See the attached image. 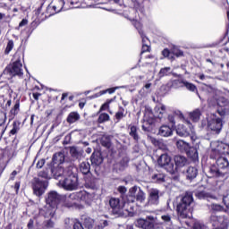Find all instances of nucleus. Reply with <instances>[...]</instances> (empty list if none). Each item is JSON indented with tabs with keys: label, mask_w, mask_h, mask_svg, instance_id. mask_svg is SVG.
I'll use <instances>...</instances> for the list:
<instances>
[{
	"label": "nucleus",
	"mask_w": 229,
	"mask_h": 229,
	"mask_svg": "<svg viewBox=\"0 0 229 229\" xmlns=\"http://www.w3.org/2000/svg\"><path fill=\"white\" fill-rule=\"evenodd\" d=\"M51 168H45L38 173V177H34L31 181L33 194L38 198L44 196L47 187H49V180H51Z\"/></svg>",
	"instance_id": "obj_1"
},
{
	"label": "nucleus",
	"mask_w": 229,
	"mask_h": 229,
	"mask_svg": "<svg viewBox=\"0 0 229 229\" xmlns=\"http://www.w3.org/2000/svg\"><path fill=\"white\" fill-rule=\"evenodd\" d=\"M192 203H194L192 193L186 192L176 206L178 217L181 219H187V217H190L189 214H192V208H191Z\"/></svg>",
	"instance_id": "obj_2"
},
{
	"label": "nucleus",
	"mask_w": 229,
	"mask_h": 229,
	"mask_svg": "<svg viewBox=\"0 0 229 229\" xmlns=\"http://www.w3.org/2000/svg\"><path fill=\"white\" fill-rule=\"evenodd\" d=\"M8 74L11 78L18 77L23 78L24 72L22 70V63L21 62V57H18L13 64H8L2 72V76Z\"/></svg>",
	"instance_id": "obj_3"
},
{
	"label": "nucleus",
	"mask_w": 229,
	"mask_h": 229,
	"mask_svg": "<svg viewBox=\"0 0 229 229\" xmlns=\"http://www.w3.org/2000/svg\"><path fill=\"white\" fill-rule=\"evenodd\" d=\"M135 226L140 229H164L157 223V217L147 216L145 218H138L135 221Z\"/></svg>",
	"instance_id": "obj_4"
},
{
	"label": "nucleus",
	"mask_w": 229,
	"mask_h": 229,
	"mask_svg": "<svg viewBox=\"0 0 229 229\" xmlns=\"http://www.w3.org/2000/svg\"><path fill=\"white\" fill-rule=\"evenodd\" d=\"M59 185L65 191H76L78 189V175L70 174L64 179L59 180Z\"/></svg>",
	"instance_id": "obj_5"
},
{
	"label": "nucleus",
	"mask_w": 229,
	"mask_h": 229,
	"mask_svg": "<svg viewBox=\"0 0 229 229\" xmlns=\"http://www.w3.org/2000/svg\"><path fill=\"white\" fill-rule=\"evenodd\" d=\"M155 123H157V116L153 114V110L151 108H146L141 125L143 131H151Z\"/></svg>",
	"instance_id": "obj_6"
},
{
	"label": "nucleus",
	"mask_w": 229,
	"mask_h": 229,
	"mask_svg": "<svg viewBox=\"0 0 229 229\" xmlns=\"http://www.w3.org/2000/svg\"><path fill=\"white\" fill-rule=\"evenodd\" d=\"M157 164L160 167H164L167 173L170 174H174L176 173V167H174V163L167 154L161 155L157 159Z\"/></svg>",
	"instance_id": "obj_7"
},
{
	"label": "nucleus",
	"mask_w": 229,
	"mask_h": 229,
	"mask_svg": "<svg viewBox=\"0 0 229 229\" xmlns=\"http://www.w3.org/2000/svg\"><path fill=\"white\" fill-rule=\"evenodd\" d=\"M81 221L86 229H103L108 226V220H104L102 224L96 225V220L89 216H81Z\"/></svg>",
	"instance_id": "obj_8"
},
{
	"label": "nucleus",
	"mask_w": 229,
	"mask_h": 229,
	"mask_svg": "<svg viewBox=\"0 0 229 229\" xmlns=\"http://www.w3.org/2000/svg\"><path fill=\"white\" fill-rule=\"evenodd\" d=\"M62 201V195L55 191H50L46 197V203L51 208H58V205Z\"/></svg>",
	"instance_id": "obj_9"
},
{
	"label": "nucleus",
	"mask_w": 229,
	"mask_h": 229,
	"mask_svg": "<svg viewBox=\"0 0 229 229\" xmlns=\"http://www.w3.org/2000/svg\"><path fill=\"white\" fill-rule=\"evenodd\" d=\"M207 129L208 131H215V133H219L223 129V119L213 118L208 120Z\"/></svg>",
	"instance_id": "obj_10"
},
{
	"label": "nucleus",
	"mask_w": 229,
	"mask_h": 229,
	"mask_svg": "<svg viewBox=\"0 0 229 229\" xmlns=\"http://www.w3.org/2000/svg\"><path fill=\"white\" fill-rule=\"evenodd\" d=\"M178 85H180V87H185V89L190 92H198V87L192 82H189L187 81L180 79L174 80L172 81V87H178Z\"/></svg>",
	"instance_id": "obj_11"
},
{
	"label": "nucleus",
	"mask_w": 229,
	"mask_h": 229,
	"mask_svg": "<svg viewBox=\"0 0 229 229\" xmlns=\"http://www.w3.org/2000/svg\"><path fill=\"white\" fill-rule=\"evenodd\" d=\"M209 221L215 228H225L226 226V216L211 215Z\"/></svg>",
	"instance_id": "obj_12"
},
{
	"label": "nucleus",
	"mask_w": 229,
	"mask_h": 229,
	"mask_svg": "<svg viewBox=\"0 0 229 229\" xmlns=\"http://www.w3.org/2000/svg\"><path fill=\"white\" fill-rule=\"evenodd\" d=\"M109 206L111 207L113 216H121L123 214L121 199L117 198H111L109 199Z\"/></svg>",
	"instance_id": "obj_13"
},
{
	"label": "nucleus",
	"mask_w": 229,
	"mask_h": 229,
	"mask_svg": "<svg viewBox=\"0 0 229 229\" xmlns=\"http://www.w3.org/2000/svg\"><path fill=\"white\" fill-rule=\"evenodd\" d=\"M103 154L99 150L94 151L90 157V162L93 167H99L103 164Z\"/></svg>",
	"instance_id": "obj_14"
},
{
	"label": "nucleus",
	"mask_w": 229,
	"mask_h": 229,
	"mask_svg": "<svg viewBox=\"0 0 229 229\" xmlns=\"http://www.w3.org/2000/svg\"><path fill=\"white\" fill-rule=\"evenodd\" d=\"M216 165L222 173L228 174L229 161L226 157H220L216 159Z\"/></svg>",
	"instance_id": "obj_15"
},
{
	"label": "nucleus",
	"mask_w": 229,
	"mask_h": 229,
	"mask_svg": "<svg viewBox=\"0 0 229 229\" xmlns=\"http://www.w3.org/2000/svg\"><path fill=\"white\" fill-rule=\"evenodd\" d=\"M148 201L149 205H158L160 202V191H158V190H151L148 194Z\"/></svg>",
	"instance_id": "obj_16"
},
{
	"label": "nucleus",
	"mask_w": 229,
	"mask_h": 229,
	"mask_svg": "<svg viewBox=\"0 0 229 229\" xmlns=\"http://www.w3.org/2000/svg\"><path fill=\"white\" fill-rule=\"evenodd\" d=\"M176 133L179 137H189L192 133V130L187 125L179 124L176 128Z\"/></svg>",
	"instance_id": "obj_17"
},
{
	"label": "nucleus",
	"mask_w": 229,
	"mask_h": 229,
	"mask_svg": "<svg viewBox=\"0 0 229 229\" xmlns=\"http://www.w3.org/2000/svg\"><path fill=\"white\" fill-rule=\"evenodd\" d=\"M21 121L14 120L12 124V129L10 130L8 135L9 137H14L17 139V135H19V131H21Z\"/></svg>",
	"instance_id": "obj_18"
},
{
	"label": "nucleus",
	"mask_w": 229,
	"mask_h": 229,
	"mask_svg": "<svg viewBox=\"0 0 229 229\" xmlns=\"http://www.w3.org/2000/svg\"><path fill=\"white\" fill-rule=\"evenodd\" d=\"M130 192L131 194H136V200L140 201V203H142L146 199V193L140 188H137V186L132 187Z\"/></svg>",
	"instance_id": "obj_19"
},
{
	"label": "nucleus",
	"mask_w": 229,
	"mask_h": 229,
	"mask_svg": "<svg viewBox=\"0 0 229 229\" xmlns=\"http://www.w3.org/2000/svg\"><path fill=\"white\" fill-rule=\"evenodd\" d=\"M209 178H225L226 176V172L221 171L218 167L211 166L209 168Z\"/></svg>",
	"instance_id": "obj_20"
},
{
	"label": "nucleus",
	"mask_w": 229,
	"mask_h": 229,
	"mask_svg": "<svg viewBox=\"0 0 229 229\" xmlns=\"http://www.w3.org/2000/svg\"><path fill=\"white\" fill-rule=\"evenodd\" d=\"M174 167H175V173L180 169L181 167H185L187 165V157L183 156H175L174 158Z\"/></svg>",
	"instance_id": "obj_21"
},
{
	"label": "nucleus",
	"mask_w": 229,
	"mask_h": 229,
	"mask_svg": "<svg viewBox=\"0 0 229 229\" xmlns=\"http://www.w3.org/2000/svg\"><path fill=\"white\" fill-rule=\"evenodd\" d=\"M174 127L169 125H162L158 130V135L161 137H171L173 135Z\"/></svg>",
	"instance_id": "obj_22"
},
{
	"label": "nucleus",
	"mask_w": 229,
	"mask_h": 229,
	"mask_svg": "<svg viewBox=\"0 0 229 229\" xmlns=\"http://www.w3.org/2000/svg\"><path fill=\"white\" fill-rule=\"evenodd\" d=\"M184 153H186L188 158H191L193 162H196L199 158L198 148L196 147H191L190 145Z\"/></svg>",
	"instance_id": "obj_23"
},
{
	"label": "nucleus",
	"mask_w": 229,
	"mask_h": 229,
	"mask_svg": "<svg viewBox=\"0 0 229 229\" xmlns=\"http://www.w3.org/2000/svg\"><path fill=\"white\" fill-rule=\"evenodd\" d=\"M65 170L64 167L58 165L57 167H50V173L55 180H58L61 176H64Z\"/></svg>",
	"instance_id": "obj_24"
},
{
	"label": "nucleus",
	"mask_w": 229,
	"mask_h": 229,
	"mask_svg": "<svg viewBox=\"0 0 229 229\" xmlns=\"http://www.w3.org/2000/svg\"><path fill=\"white\" fill-rule=\"evenodd\" d=\"M84 187L86 189H91L92 191H96L98 189V179L96 177H88L85 180Z\"/></svg>",
	"instance_id": "obj_25"
},
{
	"label": "nucleus",
	"mask_w": 229,
	"mask_h": 229,
	"mask_svg": "<svg viewBox=\"0 0 229 229\" xmlns=\"http://www.w3.org/2000/svg\"><path fill=\"white\" fill-rule=\"evenodd\" d=\"M56 13H58L56 9L50 3V4L47 5L46 11L42 13V15H45L42 18V21H46V19H49V17H53V15H56Z\"/></svg>",
	"instance_id": "obj_26"
},
{
	"label": "nucleus",
	"mask_w": 229,
	"mask_h": 229,
	"mask_svg": "<svg viewBox=\"0 0 229 229\" xmlns=\"http://www.w3.org/2000/svg\"><path fill=\"white\" fill-rule=\"evenodd\" d=\"M142 40V47L140 55H144V53H151V42L148 37L141 38Z\"/></svg>",
	"instance_id": "obj_27"
},
{
	"label": "nucleus",
	"mask_w": 229,
	"mask_h": 229,
	"mask_svg": "<svg viewBox=\"0 0 229 229\" xmlns=\"http://www.w3.org/2000/svg\"><path fill=\"white\" fill-rule=\"evenodd\" d=\"M129 135L135 140L136 142H139L140 140V136L139 135V127L136 125H129Z\"/></svg>",
	"instance_id": "obj_28"
},
{
	"label": "nucleus",
	"mask_w": 229,
	"mask_h": 229,
	"mask_svg": "<svg viewBox=\"0 0 229 229\" xmlns=\"http://www.w3.org/2000/svg\"><path fill=\"white\" fill-rule=\"evenodd\" d=\"M64 162H65V156L64 155V153L57 152L53 155L52 164L54 165H60L64 164Z\"/></svg>",
	"instance_id": "obj_29"
},
{
	"label": "nucleus",
	"mask_w": 229,
	"mask_h": 229,
	"mask_svg": "<svg viewBox=\"0 0 229 229\" xmlns=\"http://www.w3.org/2000/svg\"><path fill=\"white\" fill-rule=\"evenodd\" d=\"M100 144L106 149L112 148V137L110 135L104 134L100 138Z\"/></svg>",
	"instance_id": "obj_30"
},
{
	"label": "nucleus",
	"mask_w": 229,
	"mask_h": 229,
	"mask_svg": "<svg viewBox=\"0 0 229 229\" xmlns=\"http://www.w3.org/2000/svg\"><path fill=\"white\" fill-rule=\"evenodd\" d=\"M19 112H21V99L17 98L14 106L9 112L10 117H12V119H15V116L19 114Z\"/></svg>",
	"instance_id": "obj_31"
},
{
	"label": "nucleus",
	"mask_w": 229,
	"mask_h": 229,
	"mask_svg": "<svg viewBox=\"0 0 229 229\" xmlns=\"http://www.w3.org/2000/svg\"><path fill=\"white\" fill-rule=\"evenodd\" d=\"M128 165H130V157H123L120 162L116 164L118 171H124L126 168H128Z\"/></svg>",
	"instance_id": "obj_32"
},
{
	"label": "nucleus",
	"mask_w": 229,
	"mask_h": 229,
	"mask_svg": "<svg viewBox=\"0 0 229 229\" xmlns=\"http://www.w3.org/2000/svg\"><path fill=\"white\" fill-rule=\"evenodd\" d=\"M8 155V151H4L2 154H0V177L3 173H4V169H6V165H8V162H10V159L4 163V157Z\"/></svg>",
	"instance_id": "obj_33"
},
{
	"label": "nucleus",
	"mask_w": 229,
	"mask_h": 229,
	"mask_svg": "<svg viewBox=\"0 0 229 229\" xmlns=\"http://www.w3.org/2000/svg\"><path fill=\"white\" fill-rule=\"evenodd\" d=\"M193 192L195 194V198H198V199H208V198H214V196L205 191L196 190Z\"/></svg>",
	"instance_id": "obj_34"
},
{
	"label": "nucleus",
	"mask_w": 229,
	"mask_h": 229,
	"mask_svg": "<svg viewBox=\"0 0 229 229\" xmlns=\"http://www.w3.org/2000/svg\"><path fill=\"white\" fill-rule=\"evenodd\" d=\"M80 119L81 116L78 112H71L66 118V122L68 124H74V123H77Z\"/></svg>",
	"instance_id": "obj_35"
},
{
	"label": "nucleus",
	"mask_w": 229,
	"mask_h": 229,
	"mask_svg": "<svg viewBox=\"0 0 229 229\" xmlns=\"http://www.w3.org/2000/svg\"><path fill=\"white\" fill-rule=\"evenodd\" d=\"M198 176V168L194 166H189L186 171V178L187 180H194Z\"/></svg>",
	"instance_id": "obj_36"
},
{
	"label": "nucleus",
	"mask_w": 229,
	"mask_h": 229,
	"mask_svg": "<svg viewBox=\"0 0 229 229\" xmlns=\"http://www.w3.org/2000/svg\"><path fill=\"white\" fill-rule=\"evenodd\" d=\"M50 4L54 6L57 13H60L62 10H64V6L65 5V1L64 0H53Z\"/></svg>",
	"instance_id": "obj_37"
},
{
	"label": "nucleus",
	"mask_w": 229,
	"mask_h": 229,
	"mask_svg": "<svg viewBox=\"0 0 229 229\" xmlns=\"http://www.w3.org/2000/svg\"><path fill=\"white\" fill-rule=\"evenodd\" d=\"M191 145H189V143L182 140H179L177 142H176V147L177 148L179 149V151L181 153H185L188 149H189V147Z\"/></svg>",
	"instance_id": "obj_38"
},
{
	"label": "nucleus",
	"mask_w": 229,
	"mask_h": 229,
	"mask_svg": "<svg viewBox=\"0 0 229 229\" xmlns=\"http://www.w3.org/2000/svg\"><path fill=\"white\" fill-rule=\"evenodd\" d=\"M80 171L82 174H89V173H90V163H89V161L81 163Z\"/></svg>",
	"instance_id": "obj_39"
},
{
	"label": "nucleus",
	"mask_w": 229,
	"mask_h": 229,
	"mask_svg": "<svg viewBox=\"0 0 229 229\" xmlns=\"http://www.w3.org/2000/svg\"><path fill=\"white\" fill-rule=\"evenodd\" d=\"M132 25L137 30L139 34L140 35L141 38L143 37H146V34H144V30H142V23L137 20H132Z\"/></svg>",
	"instance_id": "obj_40"
},
{
	"label": "nucleus",
	"mask_w": 229,
	"mask_h": 229,
	"mask_svg": "<svg viewBox=\"0 0 229 229\" xmlns=\"http://www.w3.org/2000/svg\"><path fill=\"white\" fill-rule=\"evenodd\" d=\"M189 117L192 123H198V121H199V117H201V111H199V109H196L190 113Z\"/></svg>",
	"instance_id": "obj_41"
},
{
	"label": "nucleus",
	"mask_w": 229,
	"mask_h": 229,
	"mask_svg": "<svg viewBox=\"0 0 229 229\" xmlns=\"http://www.w3.org/2000/svg\"><path fill=\"white\" fill-rule=\"evenodd\" d=\"M124 117H126V114H124V107L119 106V110L114 114V121L121 123V120L124 119Z\"/></svg>",
	"instance_id": "obj_42"
},
{
	"label": "nucleus",
	"mask_w": 229,
	"mask_h": 229,
	"mask_svg": "<svg viewBox=\"0 0 229 229\" xmlns=\"http://www.w3.org/2000/svg\"><path fill=\"white\" fill-rule=\"evenodd\" d=\"M108 121H110V114H108L107 113H101L98 115L97 123L98 124H103L105 123H108Z\"/></svg>",
	"instance_id": "obj_43"
},
{
	"label": "nucleus",
	"mask_w": 229,
	"mask_h": 229,
	"mask_svg": "<svg viewBox=\"0 0 229 229\" xmlns=\"http://www.w3.org/2000/svg\"><path fill=\"white\" fill-rule=\"evenodd\" d=\"M114 98L107 99L99 108L98 114H101V112H105V110H110V104L114 103Z\"/></svg>",
	"instance_id": "obj_44"
},
{
	"label": "nucleus",
	"mask_w": 229,
	"mask_h": 229,
	"mask_svg": "<svg viewBox=\"0 0 229 229\" xmlns=\"http://www.w3.org/2000/svg\"><path fill=\"white\" fill-rule=\"evenodd\" d=\"M89 194L87 192H81V193H72L70 194L71 199H76V198H81L83 201L89 198Z\"/></svg>",
	"instance_id": "obj_45"
},
{
	"label": "nucleus",
	"mask_w": 229,
	"mask_h": 229,
	"mask_svg": "<svg viewBox=\"0 0 229 229\" xmlns=\"http://www.w3.org/2000/svg\"><path fill=\"white\" fill-rule=\"evenodd\" d=\"M171 75V67H164L161 68L158 72L159 78H165V76H170Z\"/></svg>",
	"instance_id": "obj_46"
},
{
	"label": "nucleus",
	"mask_w": 229,
	"mask_h": 229,
	"mask_svg": "<svg viewBox=\"0 0 229 229\" xmlns=\"http://www.w3.org/2000/svg\"><path fill=\"white\" fill-rule=\"evenodd\" d=\"M39 25H40V20L38 19L34 20L29 27L30 35H31V33H33V31H35V30H37V28H38Z\"/></svg>",
	"instance_id": "obj_47"
},
{
	"label": "nucleus",
	"mask_w": 229,
	"mask_h": 229,
	"mask_svg": "<svg viewBox=\"0 0 229 229\" xmlns=\"http://www.w3.org/2000/svg\"><path fill=\"white\" fill-rule=\"evenodd\" d=\"M171 53L172 55H174V56H176V58H180L183 56V51L180 50V48H178V47L176 46H174L171 48Z\"/></svg>",
	"instance_id": "obj_48"
},
{
	"label": "nucleus",
	"mask_w": 229,
	"mask_h": 229,
	"mask_svg": "<svg viewBox=\"0 0 229 229\" xmlns=\"http://www.w3.org/2000/svg\"><path fill=\"white\" fill-rule=\"evenodd\" d=\"M119 88L118 87H114V88H109L107 89H104V90H101L99 91L98 94H97V98H99V96H103L106 93L108 94H114V92H115L116 89H118Z\"/></svg>",
	"instance_id": "obj_49"
},
{
	"label": "nucleus",
	"mask_w": 229,
	"mask_h": 229,
	"mask_svg": "<svg viewBox=\"0 0 229 229\" xmlns=\"http://www.w3.org/2000/svg\"><path fill=\"white\" fill-rule=\"evenodd\" d=\"M22 171V166L19 165L16 170H13L11 174H10V178L9 180L11 182H13L15 180V176H17V174H20Z\"/></svg>",
	"instance_id": "obj_50"
},
{
	"label": "nucleus",
	"mask_w": 229,
	"mask_h": 229,
	"mask_svg": "<svg viewBox=\"0 0 229 229\" xmlns=\"http://www.w3.org/2000/svg\"><path fill=\"white\" fill-rule=\"evenodd\" d=\"M72 229H85V227L83 226V223H81L80 219L74 218L72 220Z\"/></svg>",
	"instance_id": "obj_51"
},
{
	"label": "nucleus",
	"mask_w": 229,
	"mask_h": 229,
	"mask_svg": "<svg viewBox=\"0 0 229 229\" xmlns=\"http://www.w3.org/2000/svg\"><path fill=\"white\" fill-rule=\"evenodd\" d=\"M211 210L213 212H225V207L220 204H211Z\"/></svg>",
	"instance_id": "obj_52"
},
{
	"label": "nucleus",
	"mask_w": 229,
	"mask_h": 229,
	"mask_svg": "<svg viewBox=\"0 0 229 229\" xmlns=\"http://www.w3.org/2000/svg\"><path fill=\"white\" fill-rule=\"evenodd\" d=\"M70 155L72 157V158H80V151H78V148L76 147H71L70 148Z\"/></svg>",
	"instance_id": "obj_53"
},
{
	"label": "nucleus",
	"mask_w": 229,
	"mask_h": 229,
	"mask_svg": "<svg viewBox=\"0 0 229 229\" xmlns=\"http://www.w3.org/2000/svg\"><path fill=\"white\" fill-rule=\"evenodd\" d=\"M161 219L165 223V225H173V220L171 215L169 214L162 215Z\"/></svg>",
	"instance_id": "obj_54"
},
{
	"label": "nucleus",
	"mask_w": 229,
	"mask_h": 229,
	"mask_svg": "<svg viewBox=\"0 0 229 229\" xmlns=\"http://www.w3.org/2000/svg\"><path fill=\"white\" fill-rule=\"evenodd\" d=\"M162 55L165 58H169V60H174V56L171 55L172 52L171 49L169 50V48L163 49Z\"/></svg>",
	"instance_id": "obj_55"
},
{
	"label": "nucleus",
	"mask_w": 229,
	"mask_h": 229,
	"mask_svg": "<svg viewBox=\"0 0 229 229\" xmlns=\"http://www.w3.org/2000/svg\"><path fill=\"white\" fill-rule=\"evenodd\" d=\"M12 49H13V40H9L4 50V55H10Z\"/></svg>",
	"instance_id": "obj_56"
},
{
	"label": "nucleus",
	"mask_w": 229,
	"mask_h": 229,
	"mask_svg": "<svg viewBox=\"0 0 229 229\" xmlns=\"http://www.w3.org/2000/svg\"><path fill=\"white\" fill-rule=\"evenodd\" d=\"M168 122L170 123V126L172 128H176V121H174V115L169 114L168 115Z\"/></svg>",
	"instance_id": "obj_57"
},
{
	"label": "nucleus",
	"mask_w": 229,
	"mask_h": 229,
	"mask_svg": "<svg viewBox=\"0 0 229 229\" xmlns=\"http://www.w3.org/2000/svg\"><path fill=\"white\" fill-rule=\"evenodd\" d=\"M6 123V113L0 111V126Z\"/></svg>",
	"instance_id": "obj_58"
},
{
	"label": "nucleus",
	"mask_w": 229,
	"mask_h": 229,
	"mask_svg": "<svg viewBox=\"0 0 229 229\" xmlns=\"http://www.w3.org/2000/svg\"><path fill=\"white\" fill-rule=\"evenodd\" d=\"M15 191V194H19V191L21 189V181H16L14 185L11 186Z\"/></svg>",
	"instance_id": "obj_59"
},
{
	"label": "nucleus",
	"mask_w": 229,
	"mask_h": 229,
	"mask_svg": "<svg viewBox=\"0 0 229 229\" xmlns=\"http://www.w3.org/2000/svg\"><path fill=\"white\" fill-rule=\"evenodd\" d=\"M43 165H46V159H39L36 165L37 169H42Z\"/></svg>",
	"instance_id": "obj_60"
},
{
	"label": "nucleus",
	"mask_w": 229,
	"mask_h": 229,
	"mask_svg": "<svg viewBox=\"0 0 229 229\" xmlns=\"http://www.w3.org/2000/svg\"><path fill=\"white\" fill-rule=\"evenodd\" d=\"M159 114L157 115V119H162L164 117V114H165V106H161L159 109Z\"/></svg>",
	"instance_id": "obj_61"
},
{
	"label": "nucleus",
	"mask_w": 229,
	"mask_h": 229,
	"mask_svg": "<svg viewBox=\"0 0 229 229\" xmlns=\"http://www.w3.org/2000/svg\"><path fill=\"white\" fill-rule=\"evenodd\" d=\"M24 26H28V19H22L16 30H21V28H24Z\"/></svg>",
	"instance_id": "obj_62"
},
{
	"label": "nucleus",
	"mask_w": 229,
	"mask_h": 229,
	"mask_svg": "<svg viewBox=\"0 0 229 229\" xmlns=\"http://www.w3.org/2000/svg\"><path fill=\"white\" fill-rule=\"evenodd\" d=\"M193 228L194 229H205V225L197 222L193 225Z\"/></svg>",
	"instance_id": "obj_63"
},
{
	"label": "nucleus",
	"mask_w": 229,
	"mask_h": 229,
	"mask_svg": "<svg viewBox=\"0 0 229 229\" xmlns=\"http://www.w3.org/2000/svg\"><path fill=\"white\" fill-rule=\"evenodd\" d=\"M64 227L66 229H71V218L64 219Z\"/></svg>",
	"instance_id": "obj_64"
}]
</instances>
